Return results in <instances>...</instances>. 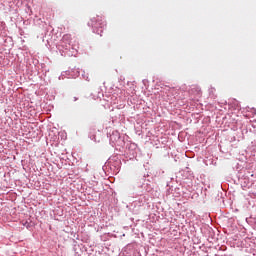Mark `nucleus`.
<instances>
[{
  "label": "nucleus",
  "instance_id": "obj_1",
  "mask_svg": "<svg viewBox=\"0 0 256 256\" xmlns=\"http://www.w3.org/2000/svg\"><path fill=\"white\" fill-rule=\"evenodd\" d=\"M91 27H105V21H103V17L97 16L96 18H93L91 22L88 23Z\"/></svg>",
  "mask_w": 256,
  "mask_h": 256
},
{
  "label": "nucleus",
  "instance_id": "obj_2",
  "mask_svg": "<svg viewBox=\"0 0 256 256\" xmlns=\"http://www.w3.org/2000/svg\"><path fill=\"white\" fill-rule=\"evenodd\" d=\"M74 101H77V98H75Z\"/></svg>",
  "mask_w": 256,
  "mask_h": 256
}]
</instances>
